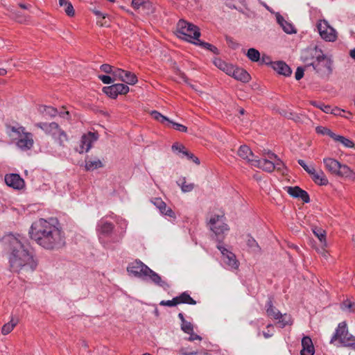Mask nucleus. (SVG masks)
<instances>
[{"mask_svg": "<svg viewBox=\"0 0 355 355\" xmlns=\"http://www.w3.org/2000/svg\"><path fill=\"white\" fill-rule=\"evenodd\" d=\"M36 126L43 130L46 133L51 135L54 139H57V135L62 131L59 125L55 122L50 123H39L36 124Z\"/></svg>", "mask_w": 355, "mask_h": 355, "instance_id": "obj_15", "label": "nucleus"}, {"mask_svg": "<svg viewBox=\"0 0 355 355\" xmlns=\"http://www.w3.org/2000/svg\"><path fill=\"white\" fill-rule=\"evenodd\" d=\"M322 38L329 42L335 41L337 38L336 30L331 26L328 28V31L324 33Z\"/></svg>", "mask_w": 355, "mask_h": 355, "instance_id": "obj_34", "label": "nucleus"}, {"mask_svg": "<svg viewBox=\"0 0 355 355\" xmlns=\"http://www.w3.org/2000/svg\"><path fill=\"white\" fill-rule=\"evenodd\" d=\"M247 57L252 62H258L260 60V53L258 50L254 48H250L248 50Z\"/></svg>", "mask_w": 355, "mask_h": 355, "instance_id": "obj_36", "label": "nucleus"}, {"mask_svg": "<svg viewBox=\"0 0 355 355\" xmlns=\"http://www.w3.org/2000/svg\"><path fill=\"white\" fill-rule=\"evenodd\" d=\"M60 146H64V143L67 141V135L66 132L62 130V131L57 135V139H55Z\"/></svg>", "mask_w": 355, "mask_h": 355, "instance_id": "obj_45", "label": "nucleus"}, {"mask_svg": "<svg viewBox=\"0 0 355 355\" xmlns=\"http://www.w3.org/2000/svg\"><path fill=\"white\" fill-rule=\"evenodd\" d=\"M326 169L331 174L343 178H352L354 173L346 164H342L335 159L327 157L323 159Z\"/></svg>", "mask_w": 355, "mask_h": 355, "instance_id": "obj_5", "label": "nucleus"}, {"mask_svg": "<svg viewBox=\"0 0 355 355\" xmlns=\"http://www.w3.org/2000/svg\"><path fill=\"white\" fill-rule=\"evenodd\" d=\"M217 248L220 251L223 255V261L226 265L232 269H236L239 268V262L234 253L229 251L220 244L217 245Z\"/></svg>", "mask_w": 355, "mask_h": 355, "instance_id": "obj_11", "label": "nucleus"}, {"mask_svg": "<svg viewBox=\"0 0 355 355\" xmlns=\"http://www.w3.org/2000/svg\"><path fill=\"white\" fill-rule=\"evenodd\" d=\"M314 234L318 237L320 240L322 246H326V239H325V232L324 230L321 229H315L313 230Z\"/></svg>", "mask_w": 355, "mask_h": 355, "instance_id": "obj_42", "label": "nucleus"}, {"mask_svg": "<svg viewBox=\"0 0 355 355\" xmlns=\"http://www.w3.org/2000/svg\"><path fill=\"white\" fill-rule=\"evenodd\" d=\"M272 68L279 74L289 76L292 73V70L290 67L284 61L273 62Z\"/></svg>", "mask_w": 355, "mask_h": 355, "instance_id": "obj_22", "label": "nucleus"}, {"mask_svg": "<svg viewBox=\"0 0 355 355\" xmlns=\"http://www.w3.org/2000/svg\"><path fill=\"white\" fill-rule=\"evenodd\" d=\"M315 183L319 185H327L329 181L323 171H316L315 169L313 173L310 174Z\"/></svg>", "mask_w": 355, "mask_h": 355, "instance_id": "obj_27", "label": "nucleus"}, {"mask_svg": "<svg viewBox=\"0 0 355 355\" xmlns=\"http://www.w3.org/2000/svg\"><path fill=\"white\" fill-rule=\"evenodd\" d=\"M340 309L343 311H347L349 313H354L355 312V303L354 302H352L349 300H346L343 301L340 304Z\"/></svg>", "mask_w": 355, "mask_h": 355, "instance_id": "obj_33", "label": "nucleus"}, {"mask_svg": "<svg viewBox=\"0 0 355 355\" xmlns=\"http://www.w3.org/2000/svg\"><path fill=\"white\" fill-rule=\"evenodd\" d=\"M177 184L179 187H181L182 191L184 193L190 192L194 188V184L189 183L187 184L186 182V178H181L177 181Z\"/></svg>", "mask_w": 355, "mask_h": 355, "instance_id": "obj_31", "label": "nucleus"}, {"mask_svg": "<svg viewBox=\"0 0 355 355\" xmlns=\"http://www.w3.org/2000/svg\"><path fill=\"white\" fill-rule=\"evenodd\" d=\"M345 112V110L336 107L334 108L331 107V112H329V113L336 115V116H341L342 112Z\"/></svg>", "mask_w": 355, "mask_h": 355, "instance_id": "obj_61", "label": "nucleus"}, {"mask_svg": "<svg viewBox=\"0 0 355 355\" xmlns=\"http://www.w3.org/2000/svg\"><path fill=\"white\" fill-rule=\"evenodd\" d=\"M261 63H264L266 64H271L272 66V62L271 61V59L270 56L263 54L261 59Z\"/></svg>", "mask_w": 355, "mask_h": 355, "instance_id": "obj_60", "label": "nucleus"}, {"mask_svg": "<svg viewBox=\"0 0 355 355\" xmlns=\"http://www.w3.org/2000/svg\"><path fill=\"white\" fill-rule=\"evenodd\" d=\"M98 139V134L95 132H89L87 135H83L80 139V153H83L84 151L88 152L92 148V144L94 141Z\"/></svg>", "mask_w": 355, "mask_h": 355, "instance_id": "obj_12", "label": "nucleus"}, {"mask_svg": "<svg viewBox=\"0 0 355 355\" xmlns=\"http://www.w3.org/2000/svg\"><path fill=\"white\" fill-rule=\"evenodd\" d=\"M63 7L64 8V12H66V14L68 16L72 17V16L74 15L75 12H74L73 7L72 4L69 1L67 2V4H66Z\"/></svg>", "mask_w": 355, "mask_h": 355, "instance_id": "obj_50", "label": "nucleus"}, {"mask_svg": "<svg viewBox=\"0 0 355 355\" xmlns=\"http://www.w3.org/2000/svg\"><path fill=\"white\" fill-rule=\"evenodd\" d=\"M188 334L190 335V336L189 338V340H190V341H193L195 340H202V338L200 336L193 333V330L192 331V333H189Z\"/></svg>", "mask_w": 355, "mask_h": 355, "instance_id": "obj_62", "label": "nucleus"}, {"mask_svg": "<svg viewBox=\"0 0 355 355\" xmlns=\"http://www.w3.org/2000/svg\"><path fill=\"white\" fill-rule=\"evenodd\" d=\"M146 3V0H132V6L135 9H139L141 6H144Z\"/></svg>", "mask_w": 355, "mask_h": 355, "instance_id": "obj_54", "label": "nucleus"}, {"mask_svg": "<svg viewBox=\"0 0 355 355\" xmlns=\"http://www.w3.org/2000/svg\"><path fill=\"white\" fill-rule=\"evenodd\" d=\"M267 155H268V159H277V155H275V153H273L271 151H268L267 152Z\"/></svg>", "mask_w": 355, "mask_h": 355, "instance_id": "obj_64", "label": "nucleus"}, {"mask_svg": "<svg viewBox=\"0 0 355 355\" xmlns=\"http://www.w3.org/2000/svg\"><path fill=\"white\" fill-rule=\"evenodd\" d=\"M101 70L105 73H112L114 71L113 67L108 64H103L101 66Z\"/></svg>", "mask_w": 355, "mask_h": 355, "instance_id": "obj_56", "label": "nucleus"}, {"mask_svg": "<svg viewBox=\"0 0 355 355\" xmlns=\"http://www.w3.org/2000/svg\"><path fill=\"white\" fill-rule=\"evenodd\" d=\"M39 110L41 113L44 114L45 115H47L50 117H54L58 114L57 109L51 106L41 105Z\"/></svg>", "mask_w": 355, "mask_h": 355, "instance_id": "obj_32", "label": "nucleus"}, {"mask_svg": "<svg viewBox=\"0 0 355 355\" xmlns=\"http://www.w3.org/2000/svg\"><path fill=\"white\" fill-rule=\"evenodd\" d=\"M285 189L292 197L300 198L305 203L309 202L310 198L308 193L299 187H286Z\"/></svg>", "mask_w": 355, "mask_h": 355, "instance_id": "obj_14", "label": "nucleus"}, {"mask_svg": "<svg viewBox=\"0 0 355 355\" xmlns=\"http://www.w3.org/2000/svg\"><path fill=\"white\" fill-rule=\"evenodd\" d=\"M279 320V323L281 324L282 327H284L286 325L289 324L290 318L288 316H286L285 314L284 315H282V318Z\"/></svg>", "mask_w": 355, "mask_h": 355, "instance_id": "obj_58", "label": "nucleus"}, {"mask_svg": "<svg viewBox=\"0 0 355 355\" xmlns=\"http://www.w3.org/2000/svg\"><path fill=\"white\" fill-rule=\"evenodd\" d=\"M103 167V164L102 162L98 159L95 158L94 159H92L87 156L85 158V170L87 171H93L95 169Z\"/></svg>", "mask_w": 355, "mask_h": 355, "instance_id": "obj_26", "label": "nucleus"}, {"mask_svg": "<svg viewBox=\"0 0 355 355\" xmlns=\"http://www.w3.org/2000/svg\"><path fill=\"white\" fill-rule=\"evenodd\" d=\"M351 336L347 327L345 322H342L338 324L337 329L333 336L331 338L330 343H334L336 340H338L340 343L346 346L349 344V336Z\"/></svg>", "mask_w": 355, "mask_h": 355, "instance_id": "obj_8", "label": "nucleus"}, {"mask_svg": "<svg viewBox=\"0 0 355 355\" xmlns=\"http://www.w3.org/2000/svg\"><path fill=\"white\" fill-rule=\"evenodd\" d=\"M177 298L179 304H196V301L194 300L187 292L181 293L180 295L177 296Z\"/></svg>", "mask_w": 355, "mask_h": 355, "instance_id": "obj_30", "label": "nucleus"}, {"mask_svg": "<svg viewBox=\"0 0 355 355\" xmlns=\"http://www.w3.org/2000/svg\"><path fill=\"white\" fill-rule=\"evenodd\" d=\"M334 140L340 142L342 144H343V146L347 148H353L354 146L352 141L340 135H336Z\"/></svg>", "mask_w": 355, "mask_h": 355, "instance_id": "obj_39", "label": "nucleus"}, {"mask_svg": "<svg viewBox=\"0 0 355 355\" xmlns=\"http://www.w3.org/2000/svg\"><path fill=\"white\" fill-rule=\"evenodd\" d=\"M237 153L241 158L251 164L252 166L253 160L257 159L251 149L246 145L241 146Z\"/></svg>", "mask_w": 355, "mask_h": 355, "instance_id": "obj_20", "label": "nucleus"}, {"mask_svg": "<svg viewBox=\"0 0 355 355\" xmlns=\"http://www.w3.org/2000/svg\"><path fill=\"white\" fill-rule=\"evenodd\" d=\"M98 78L104 83V84H110L112 83H113L115 80H114V77L111 78L110 76H106V75H99L98 76Z\"/></svg>", "mask_w": 355, "mask_h": 355, "instance_id": "obj_53", "label": "nucleus"}, {"mask_svg": "<svg viewBox=\"0 0 355 355\" xmlns=\"http://www.w3.org/2000/svg\"><path fill=\"white\" fill-rule=\"evenodd\" d=\"M214 64L220 70L223 71L228 75L232 74V71L233 69L234 66L232 64H229L221 59L216 58L214 61Z\"/></svg>", "mask_w": 355, "mask_h": 355, "instance_id": "obj_29", "label": "nucleus"}, {"mask_svg": "<svg viewBox=\"0 0 355 355\" xmlns=\"http://www.w3.org/2000/svg\"><path fill=\"white\" fill-rule=\"evenodd\" d=\"M112 76L114 77V80H121L128 85H135L137 82L135 74L119 68L114 69Z\"/></svg>", "mask_w": 355, "mask_h": 355, "instance_id": "obj_9", "label": "nucleus"}, {"mask_svg": "<svg viewBox=\"0 0 355 355\" xmlns=\"http://www.w3.org/2000/svg\"><path fill=\"white\" fill-rule=\"evenodd\" d=\"M297 162L309 175L313 173L315 168L313 166H308L302 159H298Z\"/></svg>", "mask_w": 355, "mask_h": 355, "instance_id": "obj_48", "label": "nucleus"}, {"mask_svg": "<svg viewBox=\"0 0 355 355\" xmlns=\"http://www.w3.org/2000/svg\"><path fill=\"white\" fill-rule=\"evenodd\" d=\"M150 114L153 119L159 121L162 123H167V124H168L169 122H171V121L168 118L162 115L157 111L154 110L151 112Z\"/></svg>", "mask_w": 355, "mask_h": 355, "instance_id": "obj_40", "label": "nucleus"}, {"mask_svg": "<svg viewBox=\"0 0 355 355\" xmlns=\"http://www.w3.org/2000/svg\"><path fill=\"white\" fill-rule=\"evenodd\" d=\"M177 32L179 37L189 42L191 39L198 41L200 36V30L196 26L188 23L183 19L178 21L177 24Z\"/></svg>", "mask_w": 355, "mask_h": 355, "instance_id": "obj_6", "label": "nucleus"}, {"mask_svg": "<svg viewBox=\"0 0 355 355\" xmlns=\"http://www.w3.org/2000/svg\"><path fill=\"white\" fill-rule=\"evenodd\" d=\"M127 271L130 275L140 278L143 280H150L155 285L167 290L169 284L162 280V277L155 271L151 270L148 266L144 264L140 260H135L128 264Z\"/></svg>", "mask_w": 355, "mask_h": 355, "instance_id": "obj_4", "label": "nucleus"}, {"mask_svg": "<svg viewBox=\"0 0 355 355\" xmlns=\"http://www.w3.org/2000/svg\"><path fill=\"white\" fill-rule=\"evenodd\" d=\"M315 131L318 134L322 135H328L333 139L334 137H336V134L334 133L330 129L323 126H317L315 128Z\"/></svg>", "mask_w": 355, "mask_h": 355, "instance_id": "obj_41", "label": "nucleus"}, {"mask_svg": "<svg viewBox=\"0 0 355 355\" xmlns=\"http://www.w3.org/2000/svg\"><path fill=\"white\" fill-rule=\"evenodd\" d=\"M9 264L12 272H32L37 266L30 246L21 239L12 237L10 240Z\"/></svg>", "mask_w": 355, "mask_h": 355, "instance_id": "obj_2", "label": "nucleus"}, {"mask_svg": "<svg viewBox=\"0 0 355 355\" xmlns=\"http://www.w3.org/2000/svg\"><path fill=\"white\" fill-rule=\"evenodd\" d=\"M17 320H14L12 318L10 322H8V323L5 324L2 327V329H1L2 334L7 335L9 333H10L13 330L14 327L17 325Z\"/></svg>", "mask_w": 355, "mask_h": 355, "instance_id": "obj_35", "label": "nucleus"}, {"mask_svg": "<svg viewBox=\"0 0 355 355\" xmlns=\"http://www.w3.org/2000/svg\"><path fill=\"white\" fill-rule=\"evenodd\" d=\"M331 26L326 20H320L317 24V28L321 37Z\"/></svg>", "mask_w": 355, "mask_h": 355, "instance_id": "obj_38", "label": "nucleus"}, {"mask_svg": "<svg viewBox=\"0 0 355 355\" xmlns=\"http://www.w3.org/2000/svg\"><path fill=\"white\" fill-rule=\"evenodd\" d=\"M181 329L186 334L192 333L193 330V324L188 321L181 323Z\"/></svg>", "mask_w": 355, "mask_h": 355, "instance_id": "obj_46", "label": "nucleus"}, {"mask_svg": "<svg viewBox=\"0 0 355 355\" xmlns=\"http://www.w3.org/2000/svg\"><path fill=\"white\" fill-rule=\"evenodd\" d=\"M166 125L168 127L171 126L173 128L180 132H186L187 131V128L186 126L180 123L173 122L172 121L171 122H169L168 124H167Z\"/></svg>", "mask_w": 355, "mask_h": 355, "instance_id": "obj_43", "label": "nucleus"}, {"mask_svg": "<svg viewBox=\"0 0 355 355\" xmlns=\"http://www.w3.org/2000/svg\"><path fill=\"white\" fill-rule=\"evenodd\" d=\"M349 344H346V346H354L355 348V336H349Z\"/></svg>", "mask_w": 355, "mask_h": 355, "instance_id": "obj_63", "label": "nucleus"}, {"mask_svg": "<svg viewBox=\"0 0 355 355\" xmlns=\"http://www.w3.org/2000/svg\"><path fill=\"white\" fill-rule=\"evenodd\" d=\"M266 308L268 316L275 320H278L282 318V314L281 312L273 306L272 297H270L268 298V300L266 304Z\"/></svg>", "mask_w": 355, "mask_h": 355, "instance_id": "obj_25", "label": "nucleus"}, {"mask_svg": "<svg viewBox=\"0 0 355 355\" xmlns=\"http://www.w3.org/2000/svg\"><path fill=\"white\" fill-rule=\"evenodd\" d=\"M304 73V69L302 67H298L296 69L295 77L297 80L303 78Z\"/></svg>", "mask_w": 355, "mask_h": 355, "instance_id": "obj_55", "label": "nucleus"}, {"mask_svg": "<svg viewBox=\"0 0 355 355\" xmlns=\"http://www.w3.org/2000/svg\"><path fill=\"white\" fill-rule=\"evenodd\" d=\"M277 22L280 25L284 31L288 34L295 33L296 31L293 24L285 20L283 16L277 13L276 15Z\"/></svg>", "mask_w": 355, "mask_h": 355, "instance_id": "obj_24", "label": "nucleus"}, {"mask_svg": "<svg viewBox=\"0 0 355 355\" xmlns=\"http://www.w3.org/2000/svg\"><path fill=\"white\" fill-rule=\"evenodd\" d=\"M187 157L188 159L192 160L194 163L199 164L200 160L199 159L196 157L193 153H190L189 151H185L184 152V155Z\"/></svg>", "mask_w": 355, "mask_h": 355, "instance_id": "obj_52", "label": "nucleus"}, {"mask_svg": "<svg viewBox=\"0 0 355 355\" xmlns=\"http://www.w3.org/2000/svg\"><path fill=\"white\" fill-rule=\"evenodd\" d=\"M152 202L162 214L171 218H175V212L170 207H167L166 204L161 198H155L152 200Z\"/></svg>", "mask_w": 355, "mask_h": 355, "instance_id": "obj_18", "label": "nucleus"}, {"mask_svg": "<svg viewBox=\"0 0 355 355\" xmlns=\"http://www.w3.org/2000/svg\"><path fill=\"white\" fill-rule=\"evenodd\" d=\"M17 145L23 150L31 149L33 146V135L30 132H24L17 141Z\"/></svg>", "mask_w": 355, "mask_h": 355, "instance_id": "obj_17", "label": "nucleus"}, {"mask_svg": "<svg viewBox=\"0 0 355 355\" xmlns=\"http://www.w3.org/2000/svg\"><path fill=\"white\" fill-rule=\"evenodd\" d=\"M300 58L306 64L305 67H312L320 77H329L333 71L331 56L324 54L322 49L316 46L303 50Z\"/></svg>", "mask_w": 355, "mask_h": 355, "instance_id": "obj_3", "label": "nucleus"}, {"mask_svg": "<svg viewBox=\"0 0 355 355\" xmlns=\"http://www.w3.org/2000/svg\"><path fill=\"white\" fill-rule=\"evenodd\" d=\"M230 76H232L236 80L243 83L248 82L250 79V76L247 71L239 67L234 68V67Z\"/></svg>", "mask_w": 355, "mask_h": 355, "instance_id": "obj_23", "label": "nucleus"}, {"mask_svg": "<svg viewBox=\"0 0 355 355\" xmlns=\"http://www.w3.org/2000/svg\"><path fill=\"white\" fill-rule=\"evenodd\" d=\"M223 215H213L209 221L210 230L214 233L216 240L220 243L223 241L225 234L228 232V225L225 223Z\"/></svg>", "mask_w": 355, "mask_h": 355, "instance_id": "obj_7", "label": "nucleus"}, {"mask_svg": "<svg viewBox=\"0 0 355 355\" xmlns=\"http://www.w3.org/2000/svg\"><path fill=\"white\" fill-rule=\"evenodd\" d=\"M114 228V225L113 223L102 220H100L96 227V230L99 234V239L101 240V236H108L110 235Z\"/></svg>", "mask_w": 355, "mask_h": 355, "instance_id": "obj_16", "label": "nucleus"}, {"mask_svg": "<svg viewBox=\"0 0 355 355\" xmlns=\"http://www.w3.org/2000/svg\"><path fill=\"white\" fill-rule=\"evenodd\" d=\"M252 166L261 168L262 170L270 173L275 169V166L274 165V162L268 159H256L253 160Z\"/></svg>", "mask_w": 355, "mask_h": 355, "instance_id": "obj_19", "label": "nucleus"}, {"mask_svg": "<svg viewBox=\"0 0 355 355\" xmlns=\"http://www.w3.org/2000/svg\"><path fill=\"white\" fill-rule=\"evenodd\" d=\"M301 355H313L315 352L314 346L311 338L309 336H304L302 339Z\"/></svg>", "mask_w": 355, "mask_h": 355, "instance_id": "obj_21", "label": "nucleus"}, {"mask_svg": "<svg viewBox=\"0 0 355 355\" xmlns=\"http://www.w3.org/2000/svg\"><path fill=\"white\" fill-rule=\"evenodd\" d=\"M247 244L250 248H251L254 250H255V248H257V249L259 248L258 243L252 237H250L248 239Z\"/></svg>", "mask_w": 355, "mask_h": 355, "instance_id": "obj_59", "label": "nucleus"}, {"mask_svg": "<svg viewBox=\"0 0 355 355\" xmlns=\"http://www.w3.org/2000/svg\"><path fill=\"white\" fill-rule=\"evenodd\" d=\"M193 43L194 44L201 46L202 47L209 50L210 51L213 52L215 54H218V49L209 43L202 42L200 40H198V41L196 42H193Z\"/></svg>", "mask_w": 355, "mask_h": 355, "instance_id": "obj_37", "label": "nucleus"}, {"mask_svg": "<svg viewBox=\"0 0 355 355\" xmlns=\"http://www.w3.org/2000/svg\"><path fill=\"white\" fill-rule=\"evenodd\" d=\"M226 42L232 49H236L239 47V44L236 42L234 39L231 37H226Z\"/></svg>", "mask_w": 355, "mask_h": 355, "instance_id": "obj_57", "label": "nucleus"}, {"mask_svg": "<svg viewBox=\"0 0 355 355\" xmlns=\"http://www.w3.org/2000/svg\"><path fill=\"white\" fill-rule=\"evenodd\" d=\"M312 105H313L315 107L320 108L321 110H322L324 112L329 114V112H331V107L329 105H324L321 103H317L315 101L312 103Z\"/></svg>", "mask_w": 355, "mask_h": 355, "instance_id": "obj_44", "label": "nucleus"}, {"mask_svg": "<svg viewBox=\"0 0 355 355\" xmlns=\"http://www.w3.org/2000/svg\"><path fill=\"white\" fill-rule=\"evenodd\" d=\"M275 162H274V165L275 166V169L284 173L283 170L285 168L284 162L278 157L277 159H275Z\"/></svg>", "mask_w": 355, "mask_h": 355, "instance_id": "obj_51", "label": "nucleus"}, {"mask_svg": "<svg viewBox=\"0 0 355 355\" xmlns=\"http://www.w3.org/2000/svg\"><path fill=\"white\" fill-rule=\"evenodd\" d=\"M103 92L112 98H116L119 94H125L129 92V87L122 83L114 84L104 87Z\"/></svg>", "mask_w": 355, "mask_h": 355, "instance_id": "obj_10", "label": "nucleus"}, {"mask_svg": "<svg viewBox=\"0 0 355 355\" xmlns=\"http://www.w3.org/2000/svg\"><path fill=\"white\" fill-rule=\"evenodd\" d=\"M177 297H173L171 300H162L159 302V305L161 306H175L179 304V302L178 301Z\"/></svg>", "mask_w": 355, "mask_h": 355, "instance_id": "obj_47", "label": "nucleus"}, {"mask_svg": "<svg viewBox=\"0 0 355 355\" xmlns=\"http://www.w3.org/2000/svg\"><path fill=\"white\" fill-rule=\"evenodd\" d=\"M5 182L8 186L18 190L23 189L25 185L24 180L16 173L7 174Z\"/></svg>", "mask_w": 355, "mask_h": 355, "instance_id": "obj_13", "label": "nucleus"}, {"mask_svg": "<svg viewBox=\"0 0 355 355\" xmlns=\"http://www.w3.org/2000/svg\"><path fill=\"white\" fill-rule=\"evenodd\" d=\"M225 4L229 8L237 10L242 13L244 12L240 5L246 6L245 0H225Z\"/></svg>", "mask_w": 355, "mask_h": 355, "instance_id": "obj_28", "label": "nucleus"}, {"mask_svg": "<svg viewBox=\"0 0 355 355\" xmlns=\"http://www.w3.org/2000/svg\"><path fill=\"white\" fill-rule=\"evenodd\" d=\"M172 150L173 151H178L179 153H181L182 156L184 155V152L187 151V150L183 145L179 144L178 143H175L173 144Z\"/></svg>", "mask_w": 355, "mask_h": 355, "instance_id": "obj_49", "label": "nucleus"}, {"mask_svg": "<svg viewBox=\"0 0 355 355\" xmlns=\"http://www.w3.org/2000/svg\"><path fill=\"white\" fill-rule=\"evenodd\" d=\"M30 237L42 248L56 250L65 245V236L56 218L45 220L40 218L31 225Z\"/></svg>", "mask_w": 355, "mask_h": 355, "instance_id": "obj_1", "label": "nucleus"}]
</instances>
